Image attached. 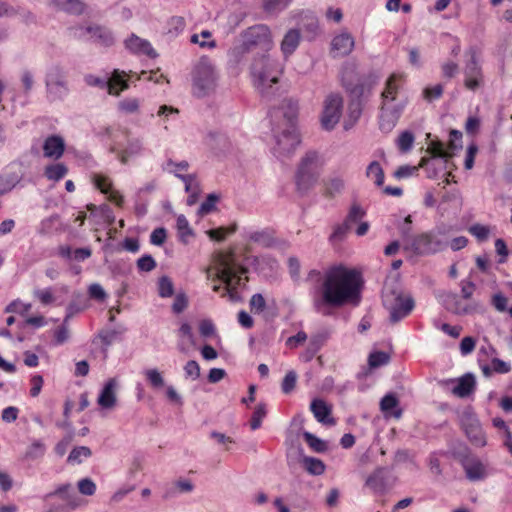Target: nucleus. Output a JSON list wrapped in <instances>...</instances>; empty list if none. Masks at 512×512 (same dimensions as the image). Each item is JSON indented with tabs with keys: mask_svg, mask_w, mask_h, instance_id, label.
Returning a JSON list of instances; mask_svg holds the SVG:
<instances>
[{
	"mask_svg": "<svg viewBox=\"0 0 512 512\" xmlns=\"http://www.w3.org/2000/svg\"><path fill=\"white\" fill-rule=\"evenodd\" d=\"M306 280L317 284L321 297L315 300L316 306L325 304L341 307L347 303L358 304L360 301L361 274L343 264L330 266L323 273L312 269Z\"/></svg>",
	"mask_w": 512,
	"mask_h": 512,
	"instance_id": "obj_1",
	"label": "nucleus"
},
{
	"mask_svg": "<svg viewBox=\"0 0 512 512\" xmlns=\"http://www.w3.org/2000/svg\"><path fill=\"white\" fill-rule=\"evenodd\" d=\"M403 83V75L393 73L386 80L381 92L379 128L384 133H389L394 129L404 111L406 102L398 98Z\"/></svg>",
	"mask_w": 512,
	"mask_h": 512,
	"instance_id": "obj_2",
	"label": "nucleus"
},
{
	"mask_svg": "<svg viewBox=\"0 0 512 512\" xmlns=\"http://www.w3.org/2000/svg\"><path fill=\"white\" fill-rule=\"evenodd\" d=\"M282 67L277 60L272 59L268 53L254 56L251 64V75L254 85L261 94H269L272 84L278 82Z\"/></svg>",
	"mask_w": 512,
	"mask_h": 512,
	"instance_id": "obj_3",
	"label": "nucleus"
},
{
	"mask_svg": "<svg viewBox=\"0 0 512 512\" xmlns=\"http://www.w3.org/2000/svg\"><path fill=\"white\" fill-rule=\"evenodd\" d=\"M192 94L203 98L212 93L217 86L215 67L207 57H202L195 64L192 73Z\"/></svg>",
	"mask_w": 512,
	"mask_h": 512,
	"instance_id": "obj_4",
	"label": "nucleus"
},
{
	"mask_svg": "<svg viewBox=\"0 0 512 512\" xmlns=\"http://www.w3.org/2000/svg\"><path fill=\"white\" fill-rule=\"evenodd\" d=\"M245 273L247 268L238 263L234 252L219 255L217 277L227 285L226 290L231 299H234V290L240 284L241 275Z\"/></svg>",
	"mask_w": 512,
	"mask_h": 512,
	"instance_id": "obj_5",
	"label": "nucleus"
},
{
	"mask_svg": "<svg viewBox=\"0 0 512 512\" xmlns=\"http://www.w3.org/2000/svg\"><path fill=\"white\" fill-rule=\"evenodd\" d=\"M321 170V162L319 155L315 151H309L302 158L297 173H296V185L298 190L306 192L318 180Z\"/></svg>",
	"mask_w": 512,
	"mask_h": 512,
	"instance_id": "obj_6",
	"label": "nucleus"
},
{
	"mask_svg": "<svg viewBox=\"0 0 512 512\" xmlns=\"http://www.w3.org/2000/svg\"><path fill=\"white\" fill-rule=\"evenodd\" d=\"M242 40L256 55L267 53L273 47L270 29L266 25L249 27L242 33Z\"/></svg>",
	"mask_w": 512,
	"mask_h": 512,
	"instance_id": "obj_7",
	"label": "nucleus"
},
{
	"mask_svg": "<svg viewBox=\"0 0 512 512\" xmlns=\"http://www.w3.org/2000/svg\"><path fill=\"white\" fill-rule=\"evenodd\" d=\"M45 85L49 101L63 100L69 93L68 83L64 70L54 65L46 73Z\"/></svg>",
	"mask_w": 512,
	"mask_h": 512,
	"instance_id": "obj_8",
	"label": "nucleus"
},
{
	"mask_svg": "<svg viewBox=\"0 0 512 512\" xmlns=\"http://www.w3.org/2000/svg\"><path fill=\"white\" fill-rule=\"evenodd\" d=\"M356 71L354 66H345L341 73L342 86L349 93L350 100H362L371 95V90L377 82V78L368 85L364 83H355Z\"/></svg>",
	"mask_w": 512,
	"mask_h": 512,
	"instance_id": "obj_9",
	"label": "nucleus"
},
{
	"mask_svg": "<svg viewBox=\"0 0 512 512\" xmlns=\"http://www.w3.org/2000/svg\"><path fill=\"white\" fill-rule=\"evenodd\" d=\"M465 55L469 57L464 66V86L471 91L477 90L483 84V71L478 60V50L470 47Z\"/></svg>",
	"mask_w": 512,
	"mask_h": 512,
	"instance_id": "obj_10",
	"label": "nucleus"
},
{
	"mask_svg": "<svg viewBox=\"0 0 512 512\" xmlns=\"http://www.w3.org/2000/svg\"><path fill=\"white\" fill-rule=\"evenodd\" d=\"M343 110V98L339 93H330L324 100L321 116L322 127L330 131L339 122Z\"/></svg>",
	"mask_w": 512,
	"mask_h": 512,
	"instance_id": "obj_11",
	"label": "nucleus"
},
{
	"mask_svg": "<svg viewBox=\"0 0 512 512\" xmlns=\"http://www.w3.org/2000/svg\"><path fill=\"white\" fill-rule=\"evenodd\" d=\"M383 304L389 311V320L392 324H396L405 317H407L414 309L415 302L410 296H402L401 294L395 295L392 300L388 295L383 298Z\"/></svg>",
	"mask_w": 512,
	"mask_h": 512,
	"instance_id": "obj_12",
	"label": "nucleus"
},
{
	"mask_svg": "<svg viewBox=\"0 0 512 512\" xmlns=\"http://www.w3.org/2000/svg\"><path fill=\"white\" fill-rule=\"evenodd\" d=\"M71 30L74 31V36L79 39L85 38L86 35H89L90 39L99 45L109 47L114 44L113 33L105 26L93 24L87 27H73Z\"/></svg>",
	"mask_w": 512,
	"mask_h": 512,
	"instance_id": "obj_13",
	"label": "nucleus"
},
{
	"mask_svg": "<svg viewBox=\"0 0 512 512\" xmlns=\"http://www.w3.org/2000/svg\"><path fill=\"white\" fill-rule=\"evenodd\" d=\"M404 248L417 255H428L440 251L442 243L432 234L422 233L411 238Z\"/></svg>",
	"mask_w": 512,
	"mask_h": 512,
	"instance_id": "obj_14",
	"label": "nucleus"
},
{
	"mask_svg": "<svg viewBox=\"0 0 512 512\" xmlns=\"http://www.w3.org/2000/svg\"><path fill=\"white\" fill-rule=\"evenodd\" d=\"M462 427L471 443L477 447L486 445V436L479 420L472 413H465L461 419Z\"/></svg>",
	"mask_w": 512,
	"mask_h": 512,
	"instance_id": "obj_15",
	"label": "nucleus"
},
{
	"mask_svg": "<svg viewBox=\"0 0 512 512\" xmlns=\"http://www.w3.org/2000/svg\"><path fill=\"white\" fill-rule=\"evenodd\" d=\"M300 143L299 134L296 128H286L280 135L276 136L275 153L278 156H288L293 153Z\"/></svg>",
	"mask_w": 512,
	"mask_h": 512,
	"instance_id": "obj_16",
	"label": "nucleus"
},
{
	"mask_svg": "<svg viewBox=\"0 0 512 512\" xmlns=\"http://www.w3.org/2000/svg\"><path fill=\"white\" fill-rule=\"evenodd\" d=\"M393 482L390 470L386 467H379L367 478L366 486L374 493L383 494L393 485Z\"/></svg>",
	"mask_w": 512,
	"mask_h": 512,
	"instance_id": "obj_17",
	"label": "nucleus"
},
{
	"mask_svg": "<svg viewBox=\"0 0 512 512\" xmlns=\"http://www.w3.org/2000/svg\"><path fill=\"white\" fill-rule=\"evenodd\" d=\"M125 47L133 54H144L150 58H156L158 56L148 40L142 39L135 34H131V36L125 40Z\"/></svg>",
	"mask_w": 512,
	"mask_h": 512,
	"instance_id": "obj_18",
	"label": "nucleus"
},
{
	"mask_svg": "<svg viewBox=\"0 0 512 512\" xmlns=\"http://www.w3.org/2000/svg\"><path fill=\"white\" fill-rule=\"evenodd\" d=\"M354 45V38L348 32H343L335 36L331 42L332 52L335 53V56L349 55L352 52Z\"/></svg>",
	"mask_w": 512,
	"mask_h": 512,
	"instance_id": "obj_19",
	"label": "nucleus"
},
{
	"mask_svg": "<svg viewBox=\"0 0 512 512\" xmlns=\"http://www.w3.org/2000/svg\"><path fill=\"white\" fill-rule=\"evenodd\" d=\"M94 185L104 194H109V200L114 202L117 206H122L124 199L123 196L112 189L111 180L104 175L95 174L93 176Z\"/></svg>",
	"mask_w": 512,
	"mask_h": 512,
	"instance_id": "obj_20",
	"label": "nucleus"
},
{
	"mask_svg": "<svg viewBox=\"0 0 512 512\" xmlns=\"http://www.w3.org/2000/svg\"><path fill=\"white\" fill-rule=\"evenodd\" d=\"M462 467L466 477L470 481L482 480L486 476V470L483 463L477 458H464L461 460Z\"/></svg>",
	"mask_w": 512,
	"mask_h": 512,
	"instance_id": "obj_21",
	"label": "nucleus"
},
{
	"mask_svg": "<svg viewBox=\"0 0 512 512\" xmlns=\"http://www.w3.org/2000/svg\"><path fill=\"white\" fill-rule=\"evenodd\" d=\"M49 5L71 15H82L87 8L82 0H49Z\"/></svg>",
	"mask_w": 512,
	"mask_h": 512,
	"instance_id": "obj_22",
	"label": "nucleus"
},
{
	"mask_svg": "<svg viewBox=\"0 0 512 512\" xmlns=\"http://www.w3.org/2000/svg\"><path fill=\"white\" fill-rule=\"evenodd\" d=\"M310 409L318 422L326 425L335 424V420L330 417L331 408L322 399H314L310 404Z\"/></svg>",
	"mask_w": 512,
	"mask_h": 512,
	"instance_id": "obj_23",
	"label": "nucleus"
},
{
	"mask_svg": "<svg viewBox=\"0 0 512 512\" xmlns=\"http://www.w3.org/2000/svg\"><path fill=\"white\" fill-rule=\"evenodd\" d=\"M65 150V143L62 137L57 135L49 136L43 145L44 156L47 158H60Z\"/></svg>",
	"mask_w": 512,
	"mask_h": 512,
	"instance_id": "obj_24",
	"label": "nucleus"
},
{
	"mask_svg": "<svg viewBox=\"0 0 512 512\" xmlns=\"http://www.w3.org/2000/svg\"><path fill=\"white\" fill-rule=\"evenodd\" d=\"M475 388V376L472 373H466L457 380V385L453 388L452 393L460 398H466L474 392Z\"/></svg>",
	"mask_w": 512,
	"mask_h": 512,
	"instance_id": "obj_25",
	"label": "nucleus"
},
{
	"mask_svg": "<svg viewBox=\"0 0 512 512\" xmlns=\"http://www.w3.org/2000/svg\"><path fill=\"white\" fill-rule=\"evenodd\" d=\"M443 305L446 310L456 315H466L472 311L470 306L463 305L459 296L452 292L444 294Z\"/></svg>",
	"mask_w": 512,
	"mask_h": 512,
	"instance_id": "obj_26",
	"label": "nucleus"
},
{
	"mask_svg": "<svg viewBox=\"0 0 512 512\" xmlns=\"http://www.w3.org/2000/svg\"><path fill=\"white\" fill-rule=\"evenodd\" d=\"M117 382L114 378H111L107 381L104 388L102 389L99 397L98 404L104 409H111L116 404V388Z\"/></svg>",
	"mask_w": 512,
	"mask_h": 512,
	"instance_id": "obj_27",
	"label": "nucleus"
},
{
	"mask_svg": "<svg viewBox=\"0 0 512 512\" xmlns=\"http://www.w3.org/2000/svg\"><path fill=\"white\" fill-rule=\"evenodd\" d=\"M126 73L115 69L111 78L108 79V93L110 95L119 96L120 92L129 88L127 80H125Z\"/></svg>",
	"mask_w": 512,
	"mask_h": 512,
	"instance_id": "obj_28",
	"label": "nucleus"
},
{
	"mask_svg": "<svg viewBox=\"0 0 512 512\" xmlns=\"http://www.w3.org/2000/svg\"><path fill=\"white\" fill-rule=\"evenodd\" d=\"M300 32L297 29H290L281 42V51L285 57L294 53L300 43Z\"/></svg>",
	"mask_w": 512,
	"mask_h": 512,
	"instance_id": "obj_29",
	"label": "nucleus"
},
{
	"mask_svg": "<svg viewBox=\"0 0 512 512\" xmlns=\"http://www.w3.org/2000/svg\"><path fill=\"white\" fill-rule=\"evenodd\" d=\"M60 496L63 500L67 501L71 508H76L78 503L76 502V494L71 484H62L55 489V491L49 493L47 497Z\"/></svg>",
	"mask_w": 512,
	"mask_h": 512,
	"instance_id": "obj_30",
	"label": "nucleus"
},
{
	"mask_svg": "<svg viewBox=\"0 0 512 512\" xmlns=\"http://www.w3.org/2000/svg\"><path fill=\"white\" fill-rule=\"evenodd\" d=\"M283 117L287 120L288 128H295L294 121L298 114V102L285 99L282 103Z\"/></svg>",
	"mask_w": 512,
	"mask_h": 512,
	"instance_id": "obj_31",
	"label": "nucleus"
},
{
	"mask_svg": "<svg viewBox=\"0 0 512 512\" xmlns=\"http://www.w3.org/2000/svg\"><path fill=\"white\" fill-rule=\"evenodd\" d=\"M142 150V142L139 139L128 141L127 147L118 154V158L122 164H126L132 156L139 155Z\"/></svg>",
	"mask_w": 512,
	"mask_h": 512,
	"instance_id": "obj_32",
	"label": "nucleus"
},
{
	"mask_svg": "<svg viewBox=\"0 0 512 512\" xmlns=\"http://www.w3.org/2000/svg\"><path fill=\"white\" fill-rule=\"evenodd\" d=\"M250 49L241 39L238 43H235L228 51L229 61L233 64H238L242 61L247 53H250Z\"/></svg>",
	"mask_w": 512,
	"mask_h": 512,
	"instance_id": "obj_33",
	"label": "nucleus"
},
{
	"mask_svg": "<svg viewBox=\"0 0 512 512\" xmlns=\"http://www.w3.org/2000/svg\"><path fill=\"white\" fill-rule=\"evenodd\" d=\"M303 465L311 475H321L325 471V464L318 458L306 456L303 458Z\"/></svg>",
	"mask_w": 512,
	"mask_h": 512,
	"instance_id": "obj_34",
	"label": "nucleus"
},
{
	"mask_svg": "<svg viewBox=\"0 0 512 512\" xmlns=\"http://www.w3.org/2000/svg\"><path fill=\"white\" fill-rule=\"evenodd\" d=\"M368 178L373 179L377 186H382L384 183V171L377 161H372L366 170Z\"/></svg>",
	"mask_w": 512,
	"mask_h": 512,
	"instance_id": "obj_35",
	"label": "nucleus"
},
{
	"mask_svg": "<svg viewBox=\"0 0 512 512\" xmlns=\"http://www.w3.org/2000/svg\"><path fill=\"white\" fill-rule=\"evenodd\" d=\"M67 172L68 169L66 165L63 163H56L47 166L44 174L49 180L59 181L67 174Z\"/></svg>",
	"mask_w": 512,
	"mask_h": 512,
	"instance_id": "obj_36",
	"label": "nucleus"
},
{
	"mask_svg": "<svg viewBox=\"0 0 512 512\" xmlns=\"http://www.w3.org/2000/svg\"><path fill=\"white\" fill-rule=\"evenodd\" d=\"M267 415V409L265 403H259L255 407V410L252 414L251 420H250V427L252 430H257L261 427L262 420Z\"/></svg>",
	"mask_w": 512,
	"mask_h": 512,
	"instance_id": "obj_37",
	"label": "nucleus"
},
{
	"mask_svg": "<svg viewBox=\"0 0 512 512\" xmlns=\"http://www.w3.org/2000/svg\"><path fill=\"white\" fill-rule=\"evenodd\" d=\"M303 437L306 443L309 445V447L315 452L323 453L327 450L326 443L323 440L316 437L314 434L305 431L303 433Z\"/></svg>",
	"mask_w": 512,
	"mask_h": 512,
	"instance_id": "obj_38",
	"label": "nucleus"
},
{
	"mask_svg": "<svg viewBox=\"0 0 512 512\" xmlns=\"http://www.w3.org/2000/svg\"><path fill=\"white\" fill-rule=\"evenodd\" d=\"M140 108V100L138 98H125L118 102L119 111L125 114L137 113Z\"/></svg>",
	"mask_w": 512,
	"mask_h": 512,
	"instance_id": "obj_39",
	"label": "nucleus"
},
{
	"mask_svg": "<svg viewBox=\"0 0 512 512\" xmlns=\"http://www.w3.org/2000/svg\"><path fill=\"white\" fill-rule=\"evenodd\" d=\"M177 230L180 237V240L183 243H187V237L193 236V231L190 228L189 222L184 215H179L177 217Z\"/></svg>",
	"mask_w": 512,
	"mask_h": 512,
	"instance_id": "obj_40",
	"label": "nucleus"
},
{
	"mask_svg": "<svg viewBox=\"0 0 512 512\" xmlns=\"http://www.w3.org/2000/svg\"><path fill=\"white\" fill-rule=\"evenodd\" d=\"M158 294L162 298H168L174 294V285L168 276H162L158 280Z\"/></svg>",
	"mask_w": 512,
	"mask_h": 512,
	"instance_id": "obj_41",
	"label": "nucleus"
},
{
	"mask_svg": "<svg viewBox=\"0 0 512 512\" xmlns=\"http://www.w3.org/2000/svg\"><path fill=\"white\" fill-rule=\"evenodd\" d=\"M363 110L362 100H350L348 104V117L350 125H354L360 118Z\"/></svg>",
	"mask_w": 512,
	"mask_h": 512,
	"instance_id": "obj_42",
	"label": "nucleus"
},
{
	"mask_svg": "<svg viewBox=\"0 0 512 512\" xmlns=\"http://www.w3.org/2000/svg\"><path fill=\"white\" fill-rule=\"evenodd\" d=\"M144 374L151 387L159 389L164 386V378L157 369H148Z\"/></svg>",
	"mask_w": 512,
	"mask_h": 512,
	"instance_id": "obj_43",
	"label": "nucleus"
},
{
	"mask_svg": "<svg viewBox=\"0 0 512 512\" xmlns=\"http://www.w3.org/2000/svg\"><path fill=\"white\" fill-rule=\"evenodd\" d=\"M390 360L389 355L383 351H376L369 355L368 363L371 368H378L387 364Z\"/></svg>",
	"mask_w": 512,
	"mask_h": 512,
	"instance_id": "obj_44",
	"label": "nucleus"
},
{
	"mask_svg": "<svg viewBox=\"0 0 512 512\" xmlns=\"http://www.w3.org/2000/svg\"><path fill=\"white\" fill-rule=\"evenodd\" d=\"M365 215V211L358 204H353L344 220L345 223L352 226V224L361 220Z\"/></svg>",
	"mask_w": 512,
	"mask_h": 512,
	"instance_id": "obj_45",
	"label": "nucleus"
},
{
	"mask_svg": "<svg viewBox=\"0 0 512 512\" xmlns=\"http://www.w3.org/2000/svg\"><path fill=\"white\" fill-rule=\"evenodd\" d=\"M91 456V450L86 446L75 447L68 456L69 462L81 463L82 458H88Z\"/></svg>",
	"mask_w": 512,
	"mask_h": 512,
	"instance_id": "obj_46",
	"label": "nucleus"
},
{
	"mask_svg": "<svg viewBox=\"0 0 512 512\" xmlns=\"http://www.w3.org/2000/svg\"><path fill=\"white\" fill-rule=\"evenodd\" d=\"M250 310L255 314L262 313L266 308L265 298L261 293L252 295L249 301Z\"/></svg>",
	"mask_w": 512,
	"mask_h": 512,
	"instance_id": "obj_47",
	"label": "nucleus"
},
{
	"mask_svg": "<svg viewBox=\"0 0 512 512\" xmlns=\"http://www.w3.org/2000/svg\"><path fill=\"white\" fill-rule=\"evenodd\" d=\"M31 304L22 303L20 300L12 301L6 308V313H19L21 315L27 314L31 309Z\"/></svg>",
	"mask_w": 512,
	"mask_h": 512,
	"instance_id": "obj_48",
	"label": "nucleus"
},
{
	"mask_svg": "<svg viewBox=\"0 0 512 512\" xmlns=\"http://www.w3.org/2000/svg\"><path fill=\"white\" fill-rule=\"evenodd\" d=\"M414 143V135L409 131H404L398 138V147L402 152L411 150Z\"/></svg>",
	"mask_w": 512,
	"mask_h": 512,
	"instance_id": "obj_49",
	"label": "nucleus"
},
{
	"mask_svg": "<svg viewBox=\"0 0 512 512\" xmlns=\"http://www.w3.org/2000/svg\"><path fill=\"white\" fill-rule=\"evenodd\" d=\"M71 316H72V312L67 313V315L64 319L63 325L55 330L54 337H55V342L57 344H63L65 341H67L69 332H68V328L66 327V323L68 322V320L70 319Z\"/></svg>",
	"mask_w": 512,
	"mask_h": 512,
	"instance_id": "obj_50",
	"label": "nucleus"
},
{
	"mask_svg": "<svg viewBox=\"0 0 512 512\" xmlns=\"http://www.w3.org/2000/svg\"><path fill=\"white\" fill-rule=\"evenodd\" d=\"M45 453V445L41 441L33 442L26 451V458L37 459Z\"/></svg>",
	"mask_w": 512,
	"mask_h": 512,
	"instance_id": "obj_51",
	"label": "nucleus"
},
{
	"mask_svg": "<svg viewBox=\"0 0 512 512\" xmlns=\"http://www.w3.org/2000/svg\"><path fill=\"white\" fill-rule=\"evenodd\" d=\"M219 197L216 194H209L206 200L200 205L198 213L200 215H206L215 209L216 203Z\"/></svg>",
	"mask_w": 512,
	"mask_h": 512,
	"instance_id": "obj_52",
	"label": "nucleus"
},
{
	"mask_svg": "<svg viewBox=\"0 0 512 512\" xmlns=\"http://www.w3.org/2000/svg\"><path fill=\"white\" fill-rule=\"evenodd\" d=\"M292 0H265L263 7L267 12H278L285 9Z\"/></svg>",
	"mask_w": 512,
	"mask_h": 512,
	"instance_id": "obj_53",
	"label": "nucleus"
},
{
	"mask_svg": "<svg viewBox=\"0 0 512 512\" xmlns=\"http://www.w3.org/2000/svg\"><path fill=\"white\" fill-rule=\"evenodd\" d=\"M350 229H351L350 225H348L345 222L335 226L333 233L330 235V241H332V242L342 241L346 237V235Z\"/></svg>",
	"mask_w": 512,
	"mask_h": 512,
	"instance_id": "obj_54",
	"label": "nucleus"
},
{
	"mask_svg": "<svg viewBox=\"0 0 512 512\" xmlns=\"http://www.w3.org/2000/svg\"><path fill=\"white\" fill-rule=\"evenodd\" d=\"M439 454L444 455V452H439V453L432 452L428 458L429 469H430L431 473H433L436 476L442 475V468H441L440 460L438 457Z\"/></svg>",
	"mask_w": 512,
	"mask_h": 512,
	"instance_id": "obj_55",
	"label": "nucleus"
},
{
	"mask_svg": "<svg viewBox=\"0 0 512 512\" xmlns=\"http://www.w3.org/2000/svg\"><path fill=\"white\" fill-rule=\"evenodd\" d=\"M175 175L179 177L185 183V190L189 194L198 193V184L193 175H182L175 172Z\"/></svg>",
	"mask_w": 512,
	"mask_h": 512,
	"instance_id": "obj_56",
	"label": "nucleus"
},
{
	"mask_svg": "<svg viewBox=\"0 0 512 512\" xmlns=\"http://www.w3.org/2000/svg\"><path fill=\"white\" fill-rule=\"evenodd\" d=\"M296 381H297V374H296V372L295 371H289L285 375V377H284V379L282 381L281 388H282L283 393L289 394L295 388Z\"/></svg>",
	"mask_w": 512,
	"mask_h": 512,
	"instance_id": "obj_57",
	"label": "nucleus"
},
{
	"mask_svg": "<svg viewBox=\"0 0 512 512\" xmlns=\"http://www.w3.org/2000/svg\"><path fill=\"white\" fill-rule=\"evenodd\" d=\"M156 267V262L151 255H143L137 260L139 271L150 272Z\"/></svg>",
	"mask_w": 512,
	"mask_h": 512,
	"instance_id": "obj_58",
	"label": "nucleus"
},
{
	"mask_svg": "<svg viewBox=\"0 0 512 512\" xmlns=\"http://www.w3.org/2000/svg\"><path fill=\"white\" fill-rule=\"evenodd\" d=\"M78 490L83 495L91 496L96 491V485L90 478H83L78 482Z\"/></svg>",
	"mask_w": 512,
	"mask_h": 512,
	"instance_id": "obj_59",
	"label": "nucleus"
},
{
	"mask_svg": "<svg viewBox=\"0 0 512 512\" xmlns=\"http://www.w3.org/2000/svg\"><path fill=\"white\" fill-rule=\"evenodd\" d=\"M188 307V298L185 293H178L172 304V311L175 314L182 313Z\"/></svg>",
	"mask_w": 512,
	"mask_h": 512,
	"instance_id": "obj_60",
	"label": "nucleus"
},
{
	"mask_svg": "<svg viewBox=\"0 0 512 512\" xmlns=\"http://www.w3.org/2000/svg\"><path fill=\"white\" fill-rule=\"evenodd\" d=\"M398 404L399 401L394 394H387L381 399L380 408L383 412H390L392 409L396 408Z\"/></svg>",
	"mask_w": 512,
	"mask_h": 512,
	"instance_id": "obj_61",
	"label": "nucleus"
},
{
	"mask_svg": "<svg viewBox=\"0 0 512 512\" xmlns=\"http://www.w3.org/2000/svg\"><path fill=\"white\" fill-rule=\"evenodd\" d=\"M184 372L187 378L196 380L200 377V366L196 361L190 360L184 366Z\"/></svg>",
	"mask_w": 512,
	"mask_h": 512,
	"instance_id": "obj_62",
	"label": "nucleus"
},
{
	"mask_svg": "<svg viewBox=\"0 0 512 512\" xmlns=\"http://www.w3.org/2000/svg\"><path fill=\"white\" fill-rule=\"evenodd\" d=\"M442 75L445 78H453L459 71V66L454 61H446L441 65Z\"/></svg>",
	"mask_w": 512,
	"mask_h": 512,
	"instance_id": "obj_63",
	"label": "nucleus"
},
{
	"mask_svg": "<svg viewBox=\"0 0 512 512\" xmlns=\"http://www.w3.org/2000/svg\"><path fill=\"white\" fill-rule=\"evenodd\" d=\"M443 93V86L442 84H437L433 87H427L423 91L424 98L427 101H433L435 99H438L441 97Z\"/></svg>",
	"mask_w": 512,
	"mask_h": 512,
	"instance_id": "obj_64",
	"label": "nucleus"
}]
</instances>
